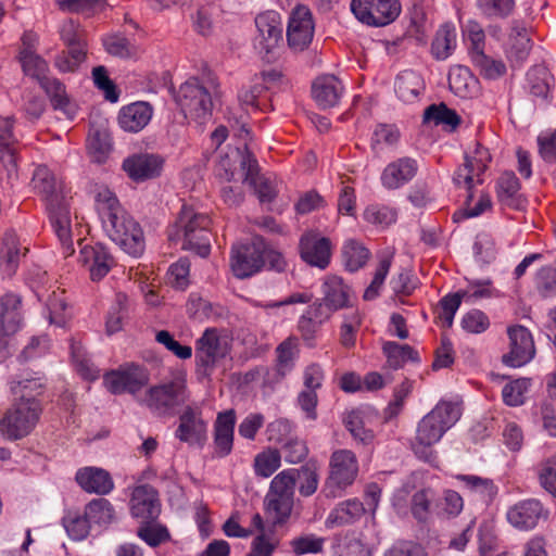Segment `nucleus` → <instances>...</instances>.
Wrapping results in <instances>:
<instances>
[{"label": "nucleus", "mask_w": 556, "mask_h": 556, "mask_svg": "<svg viewBox=\"0 0 556 556\" xmlns=\"http://www.w3.org/2000/svg\"><path fill=\"white\" fill-rule=\"evenodd\" d=\"M264 505L267 515L273 519L274 523L281 525L285 523L291 515L293 498L267 493Z\"/></svg>", "instance_id": "42"}, {"label": "nucleus", "mask_w": 556, "mask_h": 556, "mask_svg": "<svg viewBox=\"0 0 556 556\" xmlns=\"http://www.w3.org/2000/svg\"><path fill=\"white\" fill-rule=\"evenodd\" d=\"M31 185L46 201L51 226L64 249L65 256L72 255V217L62 180L46 165H39L34 170Z\"/></svg>", "instance_id": "2"}, {"label": "nucleus", "mask_w": 556, "mask_h": 556, "mask_svg": "<svg viewBox=\"0 0 556 556\" xmlns=\"http://www.w3.org/2000/svg\"><path fill=\"white\" fill-rule=\"evenodd\" d=\"M456 47V29L451 23L443 24L435 33L431 52L437 60L447 59Z\"/></svg>", "instance_id": "36"}, {"label": "nucleus", "mask_w": 556, "mask_h": 556, "mask_svg": "<svg viewBox=\"0 0 556 556\" xmlns=\"http://www.w3.org/2000/svg\"><path fill=\"white\" fill-rule=\"evenodd\" d=\"M269 86L264 84V79H253L249 86L243 87L238 99L242 108L248 112L267 111L270 109Z\"/></svg>", "instance_id": "29"}, {"label": "nucleus", "mask_w": 556, "mask_h": 556, "mask_svg": "<svg viewBox=\"0 0 556 556\" xmlns=\"http://www.w3.org/2000/svg\"><path fill=\"white\" fill-rule=\"evenodd\" d=\"M496 198L506 207L520 210L523 206L525 201L520 193V182L513 172H505L498 177Z\"/></svg>", "instance_id": "32"}, {"label": "nucleus", "mask_w": 556, "mask_h": 556, "mask_svg": "<svg viewBox=\"0 0 556 556\" xmlns=\"http://www.w3.org/2000/svg\"><path fill=\"white\" fill-rule=\"evenodd\" d=\"M477 7L488 17L506 18L515 8V0H477Z\"/></svg>", "instance_id": "58"}, {"label": "nucleus", "mask_w": 556, "mask_h": 556, "mask_svg": "<svg viewBox=\"0 0 556 556\" xmlns=\"http://www.w3.org/2000/svg\"><path fill=\"white\" fill-rule=\"evenodd\" d=\"M370 257V251L357 240H346L342 247V260L345 269L354 273L364 267Z\"/></svg>", "instance_id": "37"}, {"label": "nucleus", "mask_w": 556, "mask_h": 556, "mask_svg": "<svg viewBox=\"0 0 556 556\" xmlns=\"http://www.w3.org/2000/svg\"><path fill=\"white\" fill-rule=\"evenodd\" d=\"M13 124L12 117L0 116V152L3 153L1 160L14 167L16 139L13 134Z\"/></svg>", "instance_id": "44"}, {"label": "nucleus", "mask_w": 556, "mask_h": 556, "mask_svg": "<svg viewBox=\"0 0 556 556\" xmlns=\"http://www.w3.org/2000/svg\"><path fill=\"white\" fill-rule=\"evenodd\" d=\"M241 169L244 173L243 181L253 188L261 203H270L277 197V189L274 181L260 174V166L254 155L245 148L240 161Z\"/></svg>", "instance_id": "16"}, {"label": "nucleus", "mask_w": 556, "mask_h": 556, "mask_svg": "<svg viewBox=\"0 0 556 556\" xmlns=\"http://www.w3.org/2000/svg\"><path fill=\"white\" fill-rule=\"evenodd\" d=\"M211 218L198 213L192 206L182 204L179 215L168 230L170 241H182V249L194 251L199 256L206 257L211 252Z\"/></svg>", "instance_id": "4"}, {"label": "nucleus", "mask_w": 556, "mask_h": 556, "mask_svg": "<svg viewBox=\"0 0 556 556\" xmlns=\"http://www.w3.org/2000/svg\"><path fill=\"white\" fill-rule=\"evenodd\" d=\"M424 88L422 77L414 71H404L395 79V93L403 102H414Z\"/></svg>", "instance_id": "34"}, {"label": "nucleus", "mask_w": 556, "mask_h": 556, "mask_svg": "<svg viewBox=\"0 0 556 556\" xmlns=\"http://www.w3.org/2000/svg\"><path fill=\"white\" fill-rule=\"evenodd\" d=\"M20 61L25 74L37 79L39 84L49 77L48 63L30 48L21 50Z\"/></svg>", "instance_id": "45"}, {"label": "nucleus", "mask_w": 556, "mask_h": 556, "mask_svg": "<svg viewBox=\"0 0 556 556\" xmlns=\"http://www.w3.org/2000/svg\"><path fill=\"white\" fill-rule=\"evenodd\" d=\"M448 85L451 90L462 98L472 96L477 89V80L466 66H456L451 70Z\"/></svg>", "instance_id": "39"}, {"label": "nucleus", "mask_w": 556, "mask_h": 556, "mask_svg": "<svg viewBox=\"0 0 556 556\" xmlns=\"http://www.w3.org/2000/svg\"><path fill=\"white\" fill-rule=\"evenodd\" d=\"M149 370L134 363L122 365L103 376V383L111 393H130L135 396L149 383Z\"/></svg>", "instance_id": "10"}, {"label": "nucleus", "mask_w": 556, "mask_h": 556, "mask_svg": "<svg viewBox=\"0 0 556 556\" xmlns=\"http://www.w3.org/2000/svg\"><path fill=\"white\" fill-rule=\"evenodd\" d=\"M264 240L255 237L250 243L232 249L231 269L237 278L244 279L258 273L264 267L262 253Z\"/></svg>", "instance_id": "14"}, {"label": "nucleus", "mask_w": 556, "mask_h": 556, "mask_svg": "<svg viewBox=\"0 0 556 556\" xmlns=\"http://www.w3.org/2000/svg\"><path fill=\"white\" fill-rule=\"evenodd\" d=\"M137 535L151 547H157L170 540L168 529L163 525L152 523V521H144L138 528Z\"/></svg>", "instance_id": "52"}, {"label": "nucleus", "mask_w": 556, "mask_h": 556, "mask_svg": "<svg viewBox=\"0 0 556 556\" xmlns=\"http://www.w3.org/2000/svg\"><path fill=\"white\" fill-rule=\"evenodd\" d=\"M257 34L254 47L264 58H267L282 42L283 26L278 12L269 10L255 17Z\"/></svg>", "instance_id": "13"}, {"label": "nucleus", "mask_w": 556, "mask_h": 556, "mask_svg": "<svg viewBox=\"0 0 556 556\" xmlns=\"http://www.w3.org/2000/svg\"><path fill=\"white\" fill-rule=\"evenodd\" d=\"M87 50L66 49L55 56L54 65L62 73H73L86 60Z\"/></svg>", "instance_id": "59"}, {"label": "nucleus", "mask_w": 556, "mask_h": 556, "mask_svg": "<svg viewBox=\"0 0 556 556\" xmlns=\"http://www.w3.org/2000/svg\"><path fill=\"white\" fill-rule=\"evenodd\" d=\"M344 425L354 440L367 445L374 441L375 433L371 429L366 428L361 412L352 410L344 417Z\"/></svg>", "instance_id": "49"}, {"label": "nucleus", "mask_w": 556, "mask_h": 556, "mask_svg": "<svg viewBox=\"0 0 556 556\" xmlns=\"http://www.w3.org/2000/svg\"><path fill=\"white\" fill-rule=\"evenodd\" d=\"M470 58L480 75L488 79H496L506 72V66L502 61L490 59L483 51L477 50L471 53Z\"/></svg>", "instance_id": "50"}, {"label": "nucleus", "mask_w": 556, "mask_h": 556, "mask_svg": "<svg viewBox=\"0 0 556 556\" xmlns=\"http://www.w3.org/2000/svg\"><path fill=\"white\" fill-rule=\"evenodd\" d=\"M351 11L355 17L368 26H386L401 13L399 0H352Z\"/></svg>", "instance_id": "11"}, {"label": "nucleus", "mask_w": 556, "mask_h": 556, "mask_svg": "<svg viewBox=\"0 0 556 556\" xmlns=\"http://www.w3.org/2000/svg\"><path fill=\"white\" fill-rule=\"evenodd\" d=\"M460 415L458 403L440 401L417 425L416 435L412 442L415 455L424 462L432 463L435 459L432 446L457 422Z\"/></svg>", "instance_id": "3"}, {"label": "nucleus", "mask_w": 556, "mask_h": 556, "mask_svg": "<svg viewBox=\"0 0 556 556\" xmlns=\"http://www.w3.org/2000/svg\"><path fill=\"white\" fill-rule=\"evenodd\" d=\"M96 208L108 237L128 255L140 257L146 249L142 228L123 208L116 195L109 189L100 190Z\"/></svg>", "instance_id": "1"}, {"label": "nucleus", "mask_w": 556, "mask_h": 556, "mask_svg": "<svg viewBox=\"0 0 556 556\" xmlns=\"http://www.w3.org/2000/svg\"><path fill=\"white\" fill-rule=\"evenodd\" d=\"M343 93L344 86L334 75H321L313 81L312 96L321 109L338 105Z\"/></svg>", "instance_id": "25"}, {"label": "nucleus", "mask_w": 556, "mask_h": 556, "mask_svg": "<svg viewBox=\"0 0 556 556\" xmlns=\"http://www.w3.org/2000/svg\"><path fill=\"white\" fill-rule=\"evenodd\" d=\"M418 165L412 157H401L386 166L381 182L387 189H399L410 181L417 174Z\"/></svg>", "instance_id": "26"}, {"label": "nucleus", "mask_w": 556, "mask_h": 556, "mask_svg": "<svg viewBox=\"0 0 556 556\" xmlns=\"http://www.w3.org/2000/svg\"><path fill=\"white\" fill-rule=\"evenodd\" d=\"M553 83L554 77L544 65H535L527 73V87L534 97L546 98Z\"/></svg>", "instance_id": "40"}, {"label": "nucleus", "mask_w": 556, "mask_h": 556, "mask_svg": "<svg viewBox=\"0 0 556 556\" xmlns=\"http://www.w3.org/2000/svg\"><path fill=\"white\" fill-rule=\"evenodd\" d=\"M91 523L106 526L114 519V508L112 504L103 497L94 498L89 502L84 511Z\"/></svg>", "instance_id": "47"}, {"label": "nucleus", "mask_w": 556, "mask_h": 556, "mask_svg": "<svg viewBox=\"0 0 556 556\" xmlns=\"http://www.w3.org/2000/svg\"><path fill=\"white\" fill-rule=\"evenodd\" d=\"M164 160L160 155L141 153L127 157L123 162V168L135 181L153 179L161 175Z\"/></svg>", "instance_id": "20"}, {"label": "nucleus", "mask_w": 556, "mask_h": 556, "mask_svg": "<svg viewBox=\"0 0 556 556\" xmlns=\"http://www.w3.org/2000/svg\"><path fill=\"white\" fill-rule=\"evenodd\" d=\"M530 387L529 379H517L507 383L502 391L504 402L509 406H519L525 402V394Z\"/></svg>", "instance_id": "63"}, {"label": "nucleus", "mask_w": 556, "mask_h": 556, "mask_svg": "<svg viewBox=\"0 0 556 556\" xmlns=\"http://www.w3.org/2000/svg\"><path fill=\"white\" fill-rule=\"evenodd\" d=\"M400 138V132L393 125H379L371 137V149L379 155L384 148L393 147Z\"/></svg>", "instance_id": "55"}, {"label": "nucleus", "mask_w": 556, "mask_h": 556, "mask_svg": "<svg viewBox=\"0 0 556 556\" xmlns=\"http://www.w3.org/2000/svg\"><path fill=\"white\" fill-rule=\"evenodd\" d=\"M75 479L81 489L88 493L108 494L114 488L110 473L102 468H81L77 471Z\"/></svg>", "instance_id": "30"}, {"label": "nucleus", "mask_w": 556, "mask_h": 556, "mask_svg": "<svg viewBox=\"0 0 556 556\" xmlns=\"http://www.w3.org/2000/svg\"><path fill=\"white\" fill-rule=\"evenodd\" d=\"M296 480H299V492L302 496L313 495L316 492L319 482L316 466L307 463L300 469H296Z\"/></svg>", "instance_id": "57"}, {"label": "nucleus", "mask_w": 556, "mask_h": 556, "mask_svg": "<svg viewBox=\"0 0 556 556\" xmlns=\"http://www.w3.org/2000/svg\"><path fill=\"white\" fill-rule=\"evenodd\" d=\"M295 483L296 469L282 470L271 480L268 493L293 498Z\"/></svg>", "instance_id": "54"}, {"label": "nucleus", "mask_w": 556, "mask_h": 556, "mask_svg": "<svg viewBox=\"0 0 556 556\" xmlns=\"http://www.w3.org/2000/svg\"><path fill=\"white\" fill-rule=\"evenodd\" d=\"M132 517L143 521H154L161 513L159 492L150 484H141L132 490L130 498Z\"/></svg>", "instance_id": "19"}, {"label": "nucleus", "mask_w": 556, "mask_h": 556, "mask_svg": "<svg viewBox=\"0 0 556 556\" xmlns=\"http://www.w3.org/2000/svg\"><path fill=\"white\" fill-rule=\"evenodd\" d=\"M189 397L186 380L182 377H174L150 387L143 396L137 400L154 416L172 417L179 407L186 406Z\"/></svg>", "instance_id": "5"}, {"label": "nucleus", "mask_w": 556, "mask_h": 556, "mask_svg": "<svg viewBox=\"0 0 556 556\" xmlns=\"http://www.w3.org/2000/svg\"><path fill=\"white\" fill-rule=\"evenodd\" d=\"M40 414V402L23 394L0 420V431L9 440H20L33 431Z\"/></svg>", "instance_id": "7"}, {"label": "nucleus", "mask_w": 556, "mask_h": 556, "mask_svg": "<svg viewBox=\"0 0 556 556\" xmlns=\"http://www.w3.org/2000/svg\"><path fill=\"white\" fill-rule=\"evenodd\" d=\"M88 149L97 162H103L111 150V139L106 130H91L88 137Z\"/></svg>", "instance_id": "60"}, {"label": "nucleus", "mask_w": 556, "mask_h": 556, "mask_svg": "<svg viewBox=\"0 0 556 556\" xmlns=\"http://www.w3.org/2000/svg\"><path fill=\"white\" fill-rule=\"evenodd\" d=\"M62 522L67 534L74 541L85 540L90 532L91 521L87 518L85 513L83 515L68 513L63 517Z\"/></svg>", "instance_id": "51"}, {"label": "nucleus", "mask_w": 556, "mask_h": 556, "mask_svg": "<svg viewBox=\"0 0 556 556\" xmlns=\"http://www.w3.org/2000/svg\"><path fill=\"white\" fill-rule=\"evenodd\" d=\"M21 250L18 239L14 232H7L0 251V267L4 275L12 276L18 266Z\"/></svg>", "instance_id": "38"}, {"label": "nucleus", "mask_w": 556, "mask_h": 556, "mask_svg": "<svg viewBox=\"0 0 556 556\" xmlns=\"http://www.w3.org/2000/svg\"><path fill=\"white\" fill-rule=\"evenodd\" d=\"M54 110L61 111L68 119L76 115L77 108L67 96L65 85L55 77H47L40 84Z\"/></svg>", "instance_id": "31"}, {"label": "nucleus", "mask_w": 556, "mask_h": 556, "mask_svg": "<svg viewBox=\"0 0 556 556\" xmlns=\"http://www.w3.org/2000/svg\"><path fill=\"white\" fill-rule=\"evenodd\" d=\"M79 262L88 266L93 281L101 280L114 265L113 256L101 243L83 245L79 253Z\"/></svg>", "instance_id": "22"}, {"label": "nucleus", "mask_w": 556, "mask_h": 556, "mask_svg": "<svg viewBox=\"0 0 556 556\" xmlns=\"http://www.w3.org/2000/svg\"><path fill=\"white\" fill-rule=\"evenodd\" d=\"M496 247L493 237L488 232L477 235L473 243L475 257L484 264L491 263L496 256Z\"/></svg>", "instance_id": "61"}, {"label": "nucleus", "mask_w": 556, "mask_h": 556, "mask_svg": "<svg viewBox=\"0 0 556 556\" xmlns=\"http://www.w3.org/2000/svg\"><path fill=\"white\" fill-rule=\"evenodd\" d=\"M314 23L311 11L306 7H296L289 18L287 41L294 51L305 50L313 40Z\"/></svg>", "instance_id": "15"}, {"label": "nucleus", "mask_w": 556, "mask_h": 556, "mask_svg": "<svg viewBox=\"0 0 556 556\" xmlns=\"http://www.w3.org/2000/svg\"><path fill=\"white\" fill-rule=\"evenodd\" d=\"M235 426L236 413L233 409L218 413L214 424V457L224 458L231 453Z\"/></svg>", "instance_id": "23"}, {"label": "nucleus", "mask_w": 556, "mask_h": 556, "mask_svg": "<svg viewBox=\"0 0 556 556\" xmlns=\"http://www.w3.org/2000/svg\"><path fill=\"white\" fill-rule=\"evenodd\" d=\"M536 289L543 298L556 295V269L542 267L536 275Z\"/></svg>", "instance_id": "64"}, {"label": "nucleus", "mask_w": 556, "mask_h": 556, "mask_svg": "<svg viewBox=\"0 0 556 556\" xmlns=\"http://www.w3.org/2000/svg\"><path fill=\"white\" fill-rule=\"evenodd\" d=\"M281 464V454L276 448H267L258 453L254 458V471L257 477H270Z\"/></svg>", "instance_id": "48"}, {"label": "nucleus", "mask_w": 556, "mask_h": 556, "mask_svg": "<svg viewBox=\"0 0 556 556\" xmlns=\"http://www.w3.org/2000/svg\"><path fill=\"white\" fill-rule=\"evenodd\" d=\"M301 258L309 266L325 269L331 260V241L320 236L318 232L308 231L302 235L300 239Z\"/></svg>", "instance_id": "17"}, {"label": "nucleus", "mask_w": 556, "mask_h": 556, "mask_svg": "<svg viewBox=\"0 0 556 556\" xmlns=\"http://www.w3.org/2000/svg\"><path fill=\"white\" fill-rule=\"evenodd\" d=\"M228 339L217 328H207L195 341V362L204 376H210L216 363L228 354Z\"/></svg>", "instance_id": "9"}, {"label": "nucleus", "mask_w": 556, "mask_h": 556, "mask_svg": "<svg viewBox=\"0 0 556 556\" xmlns=\"http://www.w3.org/2000/svg\"><path fill=\"white\" fill-rule=\"evenodd\" d=\"M540 485L556 496V454L543 459L535 466Z\"/></svg>", "instance_id": "53"}, {"label": "nucleus", "mask_w": 556, "mask_h": 556, "mask_svg": "<svg viewBox=\"0 0 556 556\" xmlns=\"http://www.w3.org/2000/svg\"><path fill=\"white\" fill-rule=\"evenodd\" d=\"M506 516L514 528L531 530L536 527L539 520L544 516V508L540 501L530 498L511 506Z\"/></svg>", "instance_id": "24"}, {"label": "nucleus", "mask_w": 556, "mask_h": 556, "mask_svg": "<svg viewBox=\"0 0 556 556\" xmlns=\"http://www.w3.org/2000/svg\"><path fill=\"white\" fill-rule=\"evenodd\" d=\"M358 473V462L350 450H339L330 458V475L326 481L324 493L327 497H338L351 485Z\"/></svg>", "instance_id": "8"}, {"label": "nucleus", "mask_w": 556, "mask_h": 556, "mask_svg": "<svg viewBox=\"0 0 556 556\" xmlns=\"http://www.w3.org/2000/svg\"><path fill=\"white\" fill-rule=\"evenodd\" d=\"M23 321L22 298L13 292L0 296V341L16 333Z\"/></svg>", "instance_id": "21"}, {"label": "nucleus", "mask_w": 556, "mask_h": 556, "mask_svg": "<svg viewBox=\"0 0 556 556\" xmlns=\"http://www.w3.org/2000/svg\"><path fill=\"white\" fill-rule=\"evenodd\" d=\"M61 39L68 49L87 50L85 33L73 20L63 23L60 30Z\"/></svg>", "instance_id": "56"}, {"label": "nucleus", "mask_w": 556, "mask_h": 556, "mask_svg": "<svg viewBox=\"0 0 556 556\" xmlns=\"http://www.w3.org/2000/svg\"><path fill=\"white\" fill-rule=\"evenodd\" d=\"M366 513L364 503L357 498H351L339 503L328 515L326 526L328 528L351 525L357 521Z\"/></svg>", "instance_id": "33"}, {"label": "nucleus", "mask_w": 556, "mask_h": 556, "mask_svg": "<svg viewBox=\"0 0 556 556\" xmlns=\"http://www.w3.org/2000/svg\"><path fill=\"white\" fill-rule=\"evenodd\" d=\"M424 122H432L435 126H448L453 130L459 125L460 117L454 110L447 108L445 103H440L431 104L425 110Z\"/></svg>", "instance_id": "46"}, {"label": "nucleus", "mask_w": 556, "mask_h": 556, "mask_svg": "<svg viewBox=\"0 0 556 556\" xmlns=\"http://www.w3.org/2000/svg\"><path fill=\"white\" fill-rule=\"evenodd\" d=\"M510 350L503 356V363L510 367H521L529 363L535 353L530 331L520 325L508 328Z\"/></svg>", "instance_id": "18"}, {"label": "nucleus", "mask_w": 556, "mask_h": 556, "mask_svg": "<svg viewBox=\"0 0 556 556\" xmlns=\"http://www.w3.org/2000/svg\"><path fill=\"white\" fill-rule=\"evenodd\" d=\"M383 353L387 356L389 367L399 369L407 361L418 362L417 352L407 344H399L396 342L388 341L383 344Z\"/></svg>", "instance_id": "43"}, {"label": "nucleus", "mask_w": 556, "mask_h": 556, "mask_svg": "<svg viewBox=\"0 0 556 556\" xmlns=\"http://www.w3.org/2000/svg\"><path fill=\"white\" fill-rule=\"evenodd\" d=\"M175 438L189 445L202 446L205 443L207 422L203 418L202 408L199 404H188L181 409Z\"/></svg>", "instance_id": "12"}, {"label": "nucleus", "mask_w": 556, "mask_h": 556, "mask_svg": "<svg viewBox=\"0 0 556 556\" xmlns=\"http://www.w3.org/2000/svg\"><path fill=\"white\" fill-rule=\"evenodd\" d=\"M323 301L330 309H342L350 305L353 295L352 288L337 275L325 278L323 286Z\"/></svg>", "instance_id": "28"}, {"label": "nucleus", "mask_w": 556, "mask_h": 556, "mask_svg": "<svg viewBox=\"0 0 556 556\" xmlns=\"http://www.w3.org/2000/svg\"><path fill=\"white\" fill-rule=\"evenodd\" d=\"M152 114L153 109L148 102H134L119 110L118 125L125 131L138 132L149 124Z\"/></svg>", "instance_id": "27"}, {"label": "nucleus", "mask_w": 556, "mask_h": 556, "mask_svg": "<svg viewBox=\"0 0 556 556\" xmlns=\"http://www.w3.org/2000/svg\"><path fill=\"white\" fill-rule=\"evenodd\" d=\"M455 478L471 493L477 494L484 503H491L497 494V486L489 478L476 475H457Z\"/></svg>", "instance_id": "35"}, {"label": "nucleus", "mask_w": 556, "mask_h": 556, "mask_svg": "<svg viewBox=\"0 0 556 556\" xmlns=\"http://www.w3.org/2000/svg\"><path fill=\"white\" fill-rule=\"evenodd\" d=\"M277 365H276V380H281L294 366V361L298 355L296 339L288 338L282 341L276 349Z\"/></svg>", "instance_id": "41"}, {"label": "nucleus", "mask_w": 556, "mask_h": 556, "mask_svg": "<svg viewBox=\"0 0 556 556\" xmlns=\"http://www.w3.org/2000/svg\"><path fill=\"white\" fill-rule=\"evenodd\" d=\"M92 78L96 87L103 92L105 100L112 103L118 101L119 92L116 89V85L110 79L104 66H96L92 70Z\"/></svg>", "instance_id": "62"}, {"label": "nucleus", "mask_w": 556, "mask_h": 556, "mask_svg": "<svg viewBox=\"0 0 556 556\" xmlns=\"http://www.w3.org/2000/svg\"><path fill=\"white\" fill-rule=\"evenodd\" d=\"M217 87L215 79L205 86L198 78H190L179 87L175 100L186 117L203 122L212 114Z\"/></svg>", "instance_id": "6"}]
</instances>
